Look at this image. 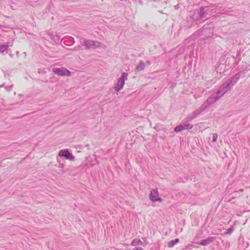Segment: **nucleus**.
<instances>
[{
	"instance_id": "f257e3e1",
	"label": "nucleus",
	"mask_w": 250,
	"mask_h": 250,
	"mask_svg": "<svg viewBox=\"0 0 250 250\" xmlns=\"http://www.w3.org/2000/svg\"><path fill=\"white\" fill-rule=\"evenodd\" d=\"M240 78V73H237L229 78L218 88L215 94L221 98L227 91L230 90Z\"/></svg>"
},
{
	"instance_id": "f03ea898",
	"label": "nucleus",
	"mask_w": 250,
	"mask_h": 250,
	"mask_svg": "<svg viewBox=\"0 0 250 250\" xmlns=\"http://www.w3.org/2000/svg\"><path fill=\"white\" fill-rule=\"evenodd\" d=\"M216 9L215 5H210L208 6L201 7L197 12L199 15V19H202L207 18L208 16H210L212 14V11ZM196 20H198L197 19Z\"/></svg>"
},
{
	"instance_id": "7ed1b4c3",
	"label": "nucleus",
	"mask_w": 250,
	"mask_h": 250,
	"mask_svg": "<svg viewBox=\"0 0 250 250\" xmlns=\"http://www.w3.org/2000/svg\"><path fill=\"white\" fill-rule=\"evenodd\" d=\"M82 44L85 46L86 49H95L100 47L103 48H105V46L101 42L91 40H84Z\"/></svg>"
},
{
	"instance_id": "20e7f679",
	"label": "nucleus",
	"mask_w": 250,
	"mask_h": 250,
	"mask_svg": "<svg viewBox=\"0 0 250 250\" xmlns=\"http://www.w3.org/2000/svg\"><path fill=\"white\" fill-rule=\"evenodd\" d=\"M127 73H122L121 77L118 80L116 86L115 87V90L116 92H119L123 88L125 81L127 79Z\"/></svg>"
},
{
	"instance_id": "39448f33",
	"label": "nucleus",
	"mask_w": 250,
	"mask_h": 250,
	"mask_svg": "<svg viewBox=\"0 0 250 250\" xmlns=\"http://www.w3.org/2000/svg\"><path fill=\"white\" fill-rule=\"evenodd\" d=\"M220 97L216 94H213L209 96L206 101L202 104V108L205 109L210 104L216 102Z\"/></svg>"
},
{
	"instance_id": "423d86ee",
	"label": "nucleus",
	"mask_w": 250,
	"mask_h": 250,
	"mask_svg": "<svg viewBox=\"0 0 250 250\" xmlns=\"http://www.w3.org/2000/svg\"><path fill=\"white\" fill-rule=\"evenodd\" d=\"M53 72L59 76H70L71 75V72L63 67L59 68H53L52 69Z\"/></svg>"
},
{
	"instance_id": "0eeeda50",
	"label": "nucleus",
	"mask_w": 250,
	"mask_h": 250,
	"mask_svg": "<svg viewBox=\"0 0 250 250\" xmlns=\"http://www.w3.org/2000/svg\"><path fill=\"white\" fill-rule=\"evenodd\" d=\"M205 110V109L203 108L202 105H201L198 109L192 112L186 118V121L187 122L191 121L197 117Z\"/></svg>"
},
{
	"instance_id": "6e6552de",
	"label": "nucleus",
	"mask_w": 250,
	"mask_h": 250,
	"mask_svg": "<svg viewBox=\"0 0 250 250\" xmlns=\"http://www.w3.org/2000/svg\"><path fill=\"white\" fill-rule=\"evenodd\" d=\"M149 199L153 202H162L163 200L159 197V193L157 188L152 189L149 194Z\"/></svg>"
},
{
	"instance_id": "1a4fd4ad",
	"label": "nucleus",
	"mask_w": 250,
	"mask_h": 250,
	"mask_svg": "<svg viewBox=\"0 0 250 250\" xmlns=\"http://www.w3.org/2000/svg\"><path fill=\"white\" fill-rule=\"evenodd\" d=\"M59 156L60 157H63L66 159H68L70 161H74L75 160L74 156L68 151L67 149L61 150L59 152Z\"/></svg>"
},
{
	"instance_id": "9d476101",
	"label": "nucleus",
	"mask_w": 250,
	"mask_h": 250,
	"mask_svg": "<svg viewBox=\"0 0 250 250\" xmlns=\"http://www.w3.org/2000/svg\"><path fill=\"white\" fill-rule=\"evenodd\" d=\"M215 240V237H209L206 239L202 240L199 244L202 246H207L211 242H212Z\"/></svg>"
},
{
	"instance_id": "9b49d317",
	"label": "nucleus",
	"mask_w": 250,
	"mask_h": 250,
	"mask_svg": "<svg viewBox=\"0 0 250 250\" xmlns=\"http://www.w3.org/2000/svg\"><path fill=\"white\" fill-rule=\"evenodd\" d=\"M179 239L178 238H176L174 240H171L169 241L167 243V246L169 248L173 247L175 245L179 243Z\"/></svg>"
},
{
	"instance_id": "f8f14e48",
	"label": "nucleus",
	"mask_w": 250,
	"mask_h": 250,
	"mask_svg": "<svg viewBox=\"0 0 250 250\" xmlns=\"http://www.w3.org/2000/svg\"><path fill=\"white\" fill-rule=\"evenodd\" d=\"M144 68H145V64L142 61H141L139 62V64L136 67V70L137 72H140L141 71L143 70L144 69Z\"/></svg>"
},
{
	"instance_id": "ddd939ff",
	"label": "nucleus",
	"mask_w": 250,
	"mask_h": 250,
	"mask_svg": "<svg viewBox=\"0 0 250 250\" xmlns=\"http://www.w3.org/2000/svg\"><path fill=\"white\" fill-rule=\"evenodd\" d=\"M131 245L135 246L138 245H143V242L139 239H134L131 242Z\"/></svg>"
},
{
	"instance_id": "4468645a",
	"label": "nucleus",
	"mask_w": 250,
	"mask_h": 250,
	"mask_svg": "<svg viewBox=\"0 0 250 250\" xmlns=\"http://www.w3.org/2000/svg\"><path fill=\"white\" fill-rule=\"evenodd\" d=\"M9 44L8 43L6 44H3L0 45V53H3L5 51H6L9 47Z\"/></svg>"
},
{
	"instance_id": "2eb2a0df",
	"label": "nucleus",
	"mask_w": 250,
	"mask_h": 250,
	"mask_svg": "<svg viewBox=\"0 0 250 250\" xmlns=\"http://www.w3.org/2000/svg\"><path fill=\"white\" fill-rule=\"evenodd\" d=\"M174 130L175 132H179L184 130V127L183 125H180L176 126Z\"/></svg>"
},
{
	"instance_id": "dca6fc26",
	"label": "nucleus",
	"mask_w": 250,
	"mask_h": 250,
	"mask_svg": "<svg viewBox=\"0 0 250 250\" xmlns=\"http://www.w3.org/2000/svg\"><path fill=\"white\" fill-rule=\"evenodd\" d=\"M234 230V228L233 226H231L229 228L227 229V231L224 233L225 235H229Z\"/></svg>"
},
{
	"instance_id": "f3484780",
	"label": "nucleus",
	"mask_w": 250,
	"mask_h": 250,
	"mask_svg": "<svg viewBox=\"0 0 250 250\" xmlns=\"http://www.w3.org/2000/svg\"><path fill=\"white\" fill-rule=\"evenodd\" d=\"M183 125L184 127V130L185 129H190L193 127V125L191 124H188V123L185 124Z\"/></svg>"
},
{
	"instance_id": "a211bd4d",
	"label": "nucleus",
	"mask_w": 250,
	"mask_h": 250,
	"mask_svg": "<svg viewBox=\"0 0 250 250\" xmlns=\"http://www.w3.org/2000/svg\"><path fill=\"white\" fill-rule=\"evenodd\" d=\"M218 135L216 133L213 134L212 136V142H215L217 140Z\"/></svg>"
},
{
	"instance_id": "6ab92c4d",
	"label": "nucleus",
	"mask_w": 250,
	"mask_h": 250,
	"mask_svg": "<svg viewBox=\"0 0 250 250\" xmlns=\"http://www.w3.org/2000/svg\"><path fill=\"white\" fill-rule=\"evenodd\" d=\"M133 250H144L141 247H137V248L134 249Z\"/></svg>"
},
{
	"instance_id": "aec40b11",
	"label": "nucleus",
	"mask_w": 250,
	"mask_h": 250,
	"mask_svg": "<svg viewBox=\"0 0 250 250\" xmlns=\"http://www.w3.org/2000/svg\"><path fill=\"white\" fill-rule=\"evenodd\" d=\"M60 167H64V165L63 164H60V166H59Z\"/></svg>"
},
{
	"instance_id": "412c9836",
	"label": "nucleus",
	"mask_w": 250,
	"mask_h": 250,
	"mask_svg": "<svg viewBox=\"0 0 250 250\" xmlns=\"http://www.w3.org/2000/svg\"><path fill=\"white\" fill-rule=\"evenodd\" d=\"M179 7L178 4L175 6V9H177Z\"/></svg>"
},
{
	"instance_id": "4be33fe9",
	"label": "nucleus",
	"mask_w": 250,
	"mask_h": 250,
	"mask_svg": "<svg viewBox=\"0 0 250 250\" xmlns=\"http://www.w3.org/2000/svg\"><path fill=\"white\" fill-rule=\"evenodd\" d=\"M146 63H147L148 65H149V64H150V62L149 61H147L146 62Z\"/></svg>"
},
{
	"instance_id": "5701e85b",
	"label": "nucleus",
	"mask_w": 250,
	"mask_h": 250,
	"mask_svg": "<svg viewBox=\"0 0 250 250\" xmlns=\"http://www.w3.org/2000/svg\"><path fill=\"white\" fill-rule=\"evenodd\" d=\"M56 38H57V41H59L60 40V38L58 37V36H56Z\"/></svg>"
},
{
	"instance_id": "b1692460",
	"label": "nucleus",
	"mask_w": 250,
	"mask_h": 250,
	"mask_svg": "<svg viewBox=\"0 0 250 250\" xmlns=\"http://www.w3.org/2000/svg\"><path fill=\"white\" fill-rule=\"evenodd\" d=\"M72 40L73 43H74V39H73V38H72Z\"/></svg>"
}]
</instances>
